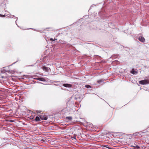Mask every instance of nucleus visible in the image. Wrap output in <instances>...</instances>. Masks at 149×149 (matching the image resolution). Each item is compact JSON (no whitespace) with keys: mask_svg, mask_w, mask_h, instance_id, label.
I'll return each instance as SVG.
<instances>
[{"mask_svg":"<svg viewBox=\"0 0 149 149\" xmlns=\"http://www.w3.org/2000/svg\"><path fill=\"white\" fill-rule=\"evenodd\" d=\"M63 86L66 87L70 88L72 87V85L69 84H63Z\"/></svg>","mask_w":149,"mask_h":149,"instance_id":"6","label":"nucleus"},{"mask_svg":"<svg viewBox=\"0 0 149 149\" xmlns=\"http://www.w3.org/2000/svg\"><path fill=\"white\" fill-rule=\"evenodd\" d=\"M10 121L11 122H14V121L13 120H11Z\"/></svg>","mask_w":149,"mask_h":149,"instance_id":"18","label":"nucleus"},{"mask_svg":"<svg viewBox=\"0 0 149 149\" xmlns=\"http://www.w3.org/2000/svg\"><path fill=\"white\" fill-rule=\"evenodd\" d=\"M131 146L133 147H134V148H135V146Z\"/></svg>","mask_w":149,"mask_h":149,"instance_id":"16","label":"nucleus"},{"mask_svg":"<svg viewBox=\"0 0 149 149\" xmlns=\"http://www.w3.org/2000/svg\"><path fill=\"white\" fill-rule=\"evenodd\" d=\"M43 70L45 71L48 72L50 70V68L48 67L43 66L42 68Z\"/></svg>","mask_w":149,"mask_h":149,"instance_id":"4","label":"nucleus"},{"mask_svg":"<svg viewBox=\"0 0 149 149\" xmlns=\"http://www.w3.org/2000/svg\"><path fill=\"white\" fill-rule=\"evenodd\" d=\"M85 87L87 88H91V86L89 85H86Z\"/></svg>","mask_w":149,"mask_h":149,"instance_id":"10","label":"nucleus"},{"mask_svg":"<svg viewBox=\"0 0 149 149\" xmlns=\"http://www.w3.org/2000/svg\"><path fill=\"white\" fill-rule=\"evenodd\" d=\"M40 118L42 120H46L47 119V117L45 115V113H42L40 116Z\"/></svg>","mask_w":149,"mask_h":149,"instance_id":"2","label":"nucleus"},{"mask_svg":"<svg viewBox=\"0 0 149 149\" xmlns=\"http://www.w3.org/2000/svg\"><path fill=\"white\" fill-rule=\"evenodd\" d=\"M35 120L36 121H40V118L38 116H36V118Z\"/></svg>","mask_w":149,"mask_h":149,"instance_id":"7","label":"nucleus"},{"mask_svg":"<svg viewBox=\"0 0 149 149\" xmlns=\"http://www.w3.org/2000/svg\"><path fill=\"white\" fill-rule=\"evenodd\" d=\"M104 146L106 148H109V147H108V146H107V145H105V146Z\"/></svg>","mask_w":149,"mask_h":149,"instance_id":"15","label":"nucleus"},{"mask_svg":"<svg viewBox=\"0 0 149 149\" xmlns=\"http://www.w3.org/2000/svg\"><path fill=\"white\" fill-rule=\"evenodd\" d=\"M50 40L52 41H53L55 40H54L53 38H52L50 39Z\"/></svg>","mask_w":149,"mask_h":149,"instance_id":"14","label":"nucleus"},{"mask_svg":"<svg viewBox=\"0 0 149 149\" xmlns=\"http://www.w3.org/2000/svg\"><path fill=\"white\" fill-rule=\"evenodd\" d=\"M136 72V74L137 73V72Z\"/></svg>","mask_w":149,"mask_h":149,"instance_id":"19","label":"nucleus"},{"mask_svg":"<svg viewBox=\"0 0 149 149\" xmlns=\"http://www.w3.org/2000/svg\"><path fill=\"white\" fill-rule=\"evenodd\" d=\"M136 148L137 149H139L140 148V147L136 145L135 146V148Z\"/></svg>","mask_w":149,"mask_h":149,"instance_id":"11","label":"nucleus"},{"mask_svg":"<svg viewBox=\"0 0 149 149\" xmlns=\"http://www.w3.org/2000/svg\"><path fill=\"white\" fill-rule=\"evenodd\" d=\"M139 83L142 85L147 84L149 83V81L148 80H144L139 81Z\"/></svg>","mask_w":149,"mask_h":149,"instance_id":"1","label":"nucleus"},{"mask_svg":"<svg viewBox=\"0 0 149 149\" xmlns=\"http://www.w3.org/2000/svg\"><path fill=\"white\" fill-rule=\"evenodd\" d=\"M36 80H38L41 81H46V79L45 78L43 77H39L38 78H34Z\"/></svg>","mask_w":149,"mask_h":149,"instance_id":"3","label":"nucleus"},{"mask_svg":"<svg viewBox=\"0 0 149 149\" xmlns=\"http://www.w3.org/2000/svg\"><path fill=\"white\" fill-rule=\"evenodd\" d=\"M66 118L69 120H71L72 119V117L71 116L67 117H66Z\"/></svg>","mask_w":149,"mask_h":149,"instance_id":"8","label":"nucleus"},{"mask_svg":"<svg viewBox=\"0 0 149 149\" xmlns=\"http://www.w3.org/2000/svg\"><path fill=\"white\" fill-rule=\"evenodd\" d=\"M5 15L0 14V17H5Z\"/></svg>","mask_w":149,"mask_h":149,"instance_id":"13","label":"nucleus"},{"mask_svg":"<svg viewBox=\"0 0 149 149\" xmlns=\"http://www.w3.org/2000/svg\"><path fill=\"white\" fill-rule=\"evenodd\" d=\"M134 72H135L134 69H132L131 71V73L133 74H135Z\"/></svg>","mask_w":149,"mask_h":149,"instance_id":"9","label":"nucleus"},{"mask_svg":"<svg viewBox=\"0 0 149 149\" xmlns=\"http://www.w3.org/2000/svg\"><path fill=\"white\" fill-rule=\"evenodd\" d=\"M139 133H135L134 134H135V135H137V134H138Z\"/></svg>","mask_w":149,"mask_h":149,"instance_id":"17","label":"nucleus"},{"mask_svg":"<svg viewBox=\"0 0 149 149\" xmlns=\"http://www.w3.org/2000/svg\"><path fill=\"white\" fill-rule=\"evenodd\" d=\"M29 118L31 119H33L34 118V117L32 116H30V117H29Z\"/></svg>","mask_w":149,"mask_h":149,"instance_id":"12","label":"nucleus"},{"mask_svg":"<svg viewBox=\"0 0 149 149\" xmlns=\"http://www.w3.org/2000/svg\"><path fill=\"white\" fill-rule=\"evenodd\" d=\"M139 39L140 41L143 42H144L145 40V38L143 37H139Z\"/></svg>","mask_w":149,"mask_h":149,"instance_id":"5","label":"nucleus"}]
</instances>
